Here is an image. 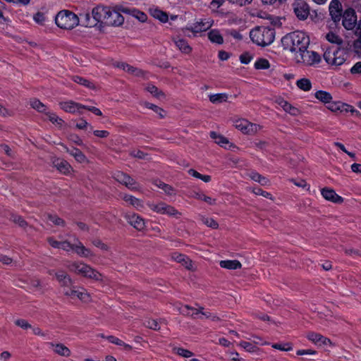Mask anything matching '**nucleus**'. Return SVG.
<instances>
[{
  "label": "nucleus",
  "mask_w": 361,
  "mask_h": 361,
  "mask_svg": "<svg viewBox=\"0 0 361 361\" xmlns=\"http://www.w3.org/2000/svg\"><path fill=\"white\" fill-rule=\"evenodd\" d=\"M310 42L309 36L300 30L288 33L281 39L283 49L295 53V55L306 51L310 45Z\"/></svg>",
  "instance_id": "f257e3e1"
},
{
  "label": "nucleus",
  "mask_w": 361,
  "mask_h": 361,
  "mask_svg": "<svg viewBox=\"0 0 361 361\" xmlns=\"http://www.w3.org/2000/svg\"><path fill=\"white\" fill-rule=\"evenodd\" d=\"M250 37L253 43L264 47L274 42L275 30L270 26L257 27L250 32Z\"/></svg>",
  "instance_id": "f03ea898"
},
{
  "label": "nucleus",
  "mask_w": 361,
  "mask_h": 361,
  "mask_svg": "<svg viewBox=\"0 0 361 361\" xmlns=\"http://www.w3.org/2000/svg\"><path fill=\"white\" fill-rule=\"evenodd\" d=\"M79 18L73 11L62 10L55 17L56 25L63 30H72L79 25Z\"/></svg>",
  "instance_id": "7ed1b4c3"
},
{
  "label": "nucleus",
  "mask_w": 361,
  "mask_h": 361,
  "mask_svg": "<svg viewBox=\"0 0 361 361\" xmlns=\"http://www.w3.org/2000/svg\"><path fill=\"white\" fill-rule=\"evenodd\" d=\"M55 277L61 287L70 288V290L64 292L66 295L71 297L77 296L80 299L82 298V293L75 290L73 281L65 271L62 269L57 270L55 273Z\"/></svg>",
  "instance_id": "20e7f679"
},
{
  "label": "nucleus",
  "mask_w": 361,
  "mask_h": 361,
  "mask_svg": "<svg viewBox=\"0 0 361 361\" xmlns=\"http://www.w3.org/2000/svg\"><path fill=\"white\" fill-rule=\"evenodd\" d=\"M72 269L78 274L84 277L94 279L95 281H102V274L96 269L92 268L90 266L79 262H74L71 265Z\"/></svg>",
  "instance_id": "39448f33"
},
{
  "label": "nucleus",
  "mask_w": 361,
  "mask_h": 361,
  "mask_svg": "<svg viewBox=\"0 0 361 361\" xmlns=\"http://www.w3.org/2000/svg\"><path fill=\"white\" fill-rule=\"evenodd\" d=\"M112 178L119 183L124 185L127 188L133 191L140 190V185L130 176L121 171H116L112 174Z\"/></svg>",
  "instance_id": "423d86ee"
},
{
  "label": "nucleus",
  "mask_w": 361,
  "mask_h": 361,
  "mask_svg": "<svg viewBox=\"0 0 361 361\" xmlns=\"http://www.w3.org/2000/svg\"><path fill=\"white\" fill-rule=\"evenodd\" d=\"M297 63H304L307 66H312L319 63L321 61L320 55L314 51H308L307 49L304 52L295 54V57Z\"/></svg>",
  "instance_id": "0eeeda50"
},
{
  "label": "nucleus",
  "mask_w": 361,
  "mask_h": 361,
  "mask_svg": "<svg viewBox=\"0 0 361 361\" xmlns=\"http://www.w3.org/2000/svg\"><path fill=\"white\" fill-rule=\"evenodd\" d=\"M293 11L297 18L300 20H305L310 15V6L302 0H297L292 4Z\"/></svg>",
  "instance_id": "6e6552de"
},
{
  "label": "nucleus",
  "mask_w": 361,
  "mask_h": 361,
  "mask_svg": "<svg viewBox=\"0 0 361 361\" xmlns=\"http://www.w3.org/2000/svg\"><path fill=\"white\" fill-rule=\"evenodd\" d=\"M343 21L342 24L343 27L348 30H353L357 24V16L355 11L352 8H348L342 13Z\"/></svg>",
  "instance_id": "1a4fd4ad"
},
{
  "label": "nucleus",
  "mask_w": 361,
  "mask_h": 361,
  "mask_svg": "<svg viewBox=\"0 0 361 361\" xmlns=\"http://www.w3.org/2000/svg\"><path fill=\"white\" fill-rule=\"evenodd\" d=\"M124 218L130 226L139 231H144L146 228L145 219L135 213H126Z\"/></svg>",
  "instance_id": "9d476101"
},
{
  "label": "nucleus",
  "mask_w": 361,
  "mask_h": 361,
  "mask_svg": "<svg viewBox=\"0 0 361 361\" xmlns=\"http://www.w3.org/2000/svg\"><path fill=\"white\" fill-rule=\"evenodd\" d=\"M59 106L66 112L71 114L77 113L80 115L83 114V108H85V105L72 100L61 102L59 103Z\"/></svg>",
  "instance_id": "9b49d317"
},
{
  "label": "nucleus",
  "mask_w": 361,
  "mask_h": 361,
  "mask_svg": "<svg viewBox=\"0 0 361 361\" xmlns=\"http://www.w3.org/2000/svg\"><path fill=\"white\" fill-rule=\"evenodd\" d=\"M109 8L110 7L108 6L98 5L92 9V16L95 22H97V24L100 23L105 25L106 19L108 18L107 14L108 12H109Z\"/></svg>",
  "instance_id": "f8f14e48"
},
{
  "label": "nucleus",
  "mask_w": 361,
  "mask_h": 361,
  "mask_svg": "<svg viewBox=\"0 0 361 361\" xmlns=\"http://www.w3.org/2000/svg\"><path fill=\"white\" fill-rule=\"evenodd\" d=\"M329 14L333 21L336 23H338L342 16V6L339 0H331L329 7Z\"/></svg>",
  "instance_id": "ddd939ff"
},
{
  "label": "nucleus",
  "mask_w": 361,
  "mask_h": 361,
  "mask_svg": "<svg viewBox=\"0 0 361 361\" xmlns=\"http://www.w3.org/2000/svg\"><path fill=\"white\" fill-rule=\"evenodd\" d=\"M344 55L345 54L343 50L338 49L334 52L333 56H331L329 54L325 53L324 54V58L329 64L341 66L345 61Z\"/></svg>",
  "instance_id": "4468645a"
},
{
  "label": "nucleus",
  "mask_w": 361,
  "mask_h": 361,
  "mask_svg": "<svg viewBox=\"0 0 361 361\" xmlns=\"http://www.w3.org/2000/svg\"><path fill=\"white\" fill-rule=\"evenodd\" d=\"M105 25L108 26H119L124 22L123 16L118 11L109 8V12L107 14Z\"/></svg>",
  "instance_id": "2eb2a0df"
},
{
  "label": "nucleus",
  "mask_w": 361,
  "mask_h": 361,
  "mask_svg": "<svg viewBox=\"0 0 361 361\" xmlns=\"http://www.w3.org/2000/svg\"><path fill=\"white\" fill-rule=\"evenodd\" d=\"M212 21L201 20L200 22H197L193 24L191 27H186L183 30L185 35L190 37V35L186 34V31H190L194 33H198L209 30L212 26Z\"/></svg>",
  "instance_id": "dca6fc26"
},
{
  "label": "nucleus",
  "mask_w": 361,
  "mask_h": 361,
  "mask_svg": "<svg viewBox=\"0 0 361 361\" xmlns=\"http://www.w3.org/2000/svg\"><path fill=\"white\" fill-rule=\"evenodd\" d=\"M322 197L331 202L341 204L343 202V198L336 194L334 190L329 188H324L321 190Z\"/></svg>",
  "instance_id": "f3484780"
},
{
  "label": "nucleus",
  "mask_w": 361,
  "mask_h": 361,
  "mask_svg": "<svg viewBox=\"0 0 361 361\" xmlns=\"http://www.w3.org/2000/svg\"><path fill=\"white\" fill-rule=\"evenodd\" d=\"M307 338L319 346L331 345V341L329 338L322 336L320 334L313 331L309 332L307 334Z\"/></svg>",
  "instance_id": "a211bd4d"
},
{
  "label": "nucleus",
  "mask_w": 361,
  "mask_h": 361,
  "mask_svg": "<svg viewBox=\"0 0 361 361\" xmlns=\"http://www.w3.org/2000/svg\"><path fill=\"white\" fill-rule=\"evenodd\" d=\"M117 67L123 69L128 73L137 77H143L145 75V72L142 70L135 68L124 62L118 63L117 64Z\"/></svg>",
  "instance_id": "6ab92c4d"
},
{
  "label": "nucleus",
  "mask_w": 361,
  "mask_h": 361,
  "mask_svg": "<svg viewBox=\"0 0 361 361\" xmlns=\"http://www.w3.org/2000/svg\"><path fill=\"white\" fill-rule=\"evenodd\" d=\"M49 345L53 348L55 353L63 357H69L71 355L70 349L63 343H48Z\"/></svg>",
  "instance_id": "aec40b11"
},
{
  "label": "nucleus",
  "mask_w": 361,
  "mask_h": 361,
  "mask_svg": "<svg viewBox=\"0 0 361 361\" xmlns=\"http://www.w3.org/2000/svg\"><path fill=\"white\" fill-rule=\"evenodd\" d=\"M54 166L64 175L69 174L72 169L69 163L64 159H57L54 161Z\"/></svg>",
  "instance_id": "412c9836"
},
{
  "label": "nucleus",
  "mask_w": 361,
  "mask_h": 361,
  "mask_svg": "<svg viewBox=\"0 0 361 361\" xmlns=\"http://www.w3.org/2000/svg\"><path fill=\"white\" fill-rule=\"evenodd\" d=\"M77 243L74 244L73 251L75 252L79 256L83 257H87L92 255V251L86 248L83 244L78 240L76 239Z\"/></svg>",
  "instance_id": "4be33fe9"
},
{
  "label": "nucleus",
  "mask_w": 361,
  "mask_h": 361,
  "mask_svg": "<svg viewBox=\"0 0 361 361\" xmlns=\"http://www.w3.org/2000/svg\"><path fill=\"white\" fill-rule=\"evenodd\" d=\"M172 259L176 262L181 263L188 269H190L192 267V261L185 255L178 252H173L172 254Z\"/></svg>",
  "instance_id": "5701e85b"
},
{
  "label": "nucleus",
  "mask_w": 361,
  "mask_h": 361,
  "mask_svg": "<svg viewBox=\"0 0 361 361\" xmlns=\"http://www.w3.org/2000/svg\"><path fill=\"white\" fill-rule=\"evenodd\" d=\"M176 46L184 54H190L192 51L191 47L188 42L183 38H176L173 39Z\"/></svg>",
  "instance_id": "b1692460"
},
{
  "label": "nucleus",
  "mask_w": 361,
  "mask_h": 361,
  "mask_svg": "<svg viewBox=\"0 0 361 361\" xmlns=\"http://www.w3.org/2000/svg\"><path fill=\"white\" fill-rule=\"evenodd\" d=\"M220 267L224 269L235 270L240 269L241 263L236 259L234 260H221L219 263Z\"/></svg>",
  "instance_id": "393cba45"
},
{
  "label": "nucleus",
  "mask_w": 361,
  "mask_h": 361,
  "mask_svg": "<svg viewBox=\"0 0 361 361\" xmlns=\"http://www.w3.org/2000/svg\"><path fill=\"white\" fill-rule=\"evenodd\" d=\"M279 104L286 112L292 116H298L300 114V110L287 101L281 100Z\"/></svg>",
  "instance_id": "a878e982"
},
{
  "label": "nucleus",
  "mask_w": 361,
  "mask_h": 361,
  "mask_svg": "<svg viewBox=\"0 0 361 361\" xmlns=\"http://www.w3.org/2000/svg\"><path fill=\"white\" fill-rule=\"evenodd\" d=\"M208 38L212 42L218 44H221L224 42L222 35H221L219 30L216 29L211 30L208 32Z\"/></svg>",
  "instance_id": "bb28decb"
},
{
  "label": "nucleus",
  "mask_w": 361,
  "mask_h": 361,
  "mask_svg": "<svg viewBox=\"0 0 361 361\" xmlns=\"http://www.w3.org/2000/svg\"><path fill=\"white\" fill-rule=\"evenodd\" d=\"M191 197L197 200H202L209 205H214L216 204L215 199H213L209 196L205 195L203 192L200 191H193L191 195Z\"/></svg>",
  "instance_id": "cd10ccee"
},
{
  "label": "nucleus",
  "mask_w": 361,
  "mask_h": 361,
  "mask_svg": "<svg viewBox=\"0 0 361 361\" xmlns=\"http://www.w3.org/2000/svg\"><path fill=\"white\" fill-rule=\"evenodd\" d=\"M149 11H150L151 15L154 18L159 20L162 23H166L169 20L167 13L157 8H149Z\"/></svg>",
  "instance_id": "c85d7f7f"
},
{
  "label": "nucleus",
  "mask_w": 361,
  "mask_h": 361,
  "mask_svg": "<svg viewBox=\"0 0 361 361\" xmlns=\"http://www.w3.org/2000/svg\"><path fill=\"white\" fill-rule=\"evenodd\" d=\"M106 339L111 343L115 344L116 345L123 346L124 349L127 351H130L133 349V347L123 342L122 340L114 336H107Z\"/></svg>",
  "instance_id": "c756f323"
},
{
  "label": "nucleus",
  "mask_w": 361,
  "mask_h": 361,
  "mask_svg": "<svg viewBox=\"0 0 361 361\" xmlns=\"http://www.w3.org/2000/svg\"><path fill=\"white\" fill-rule=\"evenodd\" d=\"M235 127L243 133L248 134L250 133V131L252 130L253 124L243 120L238 121L236 123Z\"/></svg>",
  "instance_id": "7c9ffc66"
},
{
  "label": "nucleus",
  "mask_w": 361,
  "mask_h": 361,
  "mask_svg": "<svg viewBox=\"0 0 361 361\" xmlns=\"http://www.w3.org/2000/svg\"><path fill=\"white\" fill-rule=\"evenodd\" d=\"M211 138L214 139L215 142L219 145L221 147H226V145L228 144V140L221 135L218 134L214 131L210 132Z\"/></svg>",
  "instance_id": "2f4dec72"
},
{
  "label": "nucleus",
  "mask_w": 361,
  "mask_h": 361,
  "mask_svg": "<svg viewBox=\"0 0 361 361\" xmlns=\"http://www.w3.org/2000/svg\"><path fill=\"white\" fill-rule=\"evenodd\" d=\"M315 97L324 104H328L332 100L331 94L324 90H318L315 92Z\"/></svg>",
  "instance_id": "473e14b6"
},
{
  "label": "nucleus",
  "mask_w": 361,
  "mask_h": 361,
  "mask_svg": "<svg viewBox=\"0 0 361 361\" xmlns=\"http://www.w3.org/2000/svg\"><path fill=\"white\" fill-rule=\"evenodd\" d=\"M209 101L213 104H220L226 102L228 96L226 93H217L209 96Z\"/></svg>",
  "instance_id": "72a5a7b5"
},
{
  "label": "nucleus",
  "mask_w": 361,
  "mask_h": 361,
  "mask_svg": "<svg viewBox=\"0 0 361 361\" xmlns=\"http://www.w3.org/2000/svg\"><path fill=\"white\" fill-rule=\"evenodd\" d=\"M30 106H32V108H33L39 113H44L46 114V113L48 112L47 111V106L37 99H33L30 100Z\"/></svg>",
  "instance_id": "f704fd0d"
},
{
  "label": "nucleus",
  "mask_w": 361,
  "mask_h": 361,
  "mask_svg": "<svg viewBox=\"0 0 361 361\" xmlns=\"http://www.w3.org/2000/svg\"><path fill=\"white\" fill-rule=\"evenodd\" d=\"M250 177L251 178L252 180L259 183L262 185H266L269 183V180L267 178L262 176L261 174L256 171H251L250 173Z\"/></svg>",
  "instance_id": "c9c22d12"
},
{
  "label": "nucleus",
  "mask_w": 361,
  "mask_h": 361,
  "mask_svg": "<svg viewBox=\"0 0 361 361\" xmlns=\"http://www.w3.org/2000/svg\"><path fill=\"white\" fill-rule=\"evenodd\" d=\"M67 152L71 155L73 156L76 161L78 162L82 163L86 160V157L83 152L76 147H73L71 150L67 149Z\"/></svg>",
  "instance_id": "e433bc0d"
},
{
  "label": "nucleus",
  "mask_w": 361,
  "mask_h": 361,
  "mask_svg": "<svg viewBox=\"0 0 361 361\" xmlns=\"http://www.w3.org/2000/svg\"><path fill=\"white\" fill-rule=\"evenodd\" d=\"M123 200L136 208L142 207V202L133 195H126Z\"/></svg>",
  "instance_id": "4c0bfd02"
},
{
  "label": "nucleus",
  "mask_w": 361,
  "mask_h": 361,
  "mask_svg": "<svg viewBox=\"0 0 361 361\" xmlns=\"http://www.w3.org/2000/svg\"><path fill=\"white\" fill-rule=\"evenodd\" d=\"M296 84L298 88L305 92L310 90L312 88V83L307 78H301L297 81Z\"/></svg>",
  "instance_id": "58836bf2"
},
{
  "label": "nucleus",
  "mask_w": 361,
  "mask_h": 361,
  "mask_svg": "<svg viewBox=\"0 0 361 361\" xmlns=\"http://www.w3.org/2000/svg\"><path fill=\"white\" fill-rule=\"evenodd\" d=\"M146 90H147V92L151 93L154 97L158 99H160L165 96L164 93L161 90H159L158 87H157L155 85L152 84L148 85L147 87H146Z\"/></svg>",
  "instance_id": "ea45409f"
},
{
  "label": "nucleus",
  "mask_w": 361,
  "mask_h": 361,
  "mask_svg": "<svg viewBox=\"0 0 361 361\" xmlns=\"http://www.w3.org/2000/svg\"><path fill=\"white\" fill-rule=\"evenodd\" d=\"M339 108V112L341 113H348L351 112L353 114H355V115L358 116L360 115V113L359 111L354 109V107L350 104H348L346 103L341 102Z\"/></svg>",
  "instance_id": "a19ab883"
},
{
  "label": "nucleus",
  "mask_w": 361,
  "mask_h": 361,
  "mask_svg": "<svg viewBox=\"0 0 361 361\" xmlns=\"http://www.w3.org/2000/svg\"><path fill=\"white\" fill-rule=\"evenodd\" d=\"M254 66L257 70H265L269 68L270 63L267 59L260 58L255 61Z\"/></svg>",
  "instance_id": "79ce46f5"
},
{
  "label": "nucleus",
  "mask_w": 361,
  "mask_h": 361,
  "mask_svg": "<svg viewBox=\"0 0 361 361\" xmlns=\"http://www.w3.org/2000/svg\"><path fill=\"white\" fill-rule=\"evenodd\" d=\"M145 107H147L149 109H152L156 114H157L160 118H164L165 111L162 108H161L154 104L149 103V102H145Z\"/></svg>",
  "instance_id": "37998d69"
},
{
  "label": "nucleus",
  "mask_w": 361,
  "mask_h": 361,
  "mask_svg": "<svg viewBox=\"0 0 361 361\" xmlns=\"http://www.w3.org/2000/svg\"><path fill=\"white\" fill-rule=\"evenodd\" d=\"M73 80L75 82L83 85L84 87H89L90 89H92L94 87L92 82L79 75L73 76Z\"/></svg>",
  "instance_id": "c03bdc74"
},
{
  "label": "nucleus",
  "mask_w": 361,
  "mask_h": 361,
  "mask_svg": "<svg viewBox=\"0 0 361 361\" xmlns=\"http://www.w3.org/2000/svg\"><path fill=\"white\" fill-rule=\"evenodd\" d=\"M83 19L82 20V25L85 27H94L97 25V22H95L94 19L92 18V16L90 13H87L84 14Z\"/></svg>",
  "instance_id": "a18cd8bd"
},
{
  "label": "nucleus",
  "mask_w": 361,
  "mask_h": 361,
  "mask_svg": "<svg viewBox=\"0 0 361 361\" xmlns=\"http://www.w3.org/2000/svg\"><path fill=\"white\" fill-rule=\"evenodd\" d=\"M326 38L331 43L336 44H341L343 43L342 39L338 35L333 32H329V33H327Z\"/></svg>",
  "instance_id": "49530a36"
},
{
  "label": "nucleus",
  "mask_w": 361,
  "mask_h": 361,
  "mask_svg": "<svg viewBox=\"0 0 361 361\" xmlns=\"http://www.w3.org/2000/svg\"><path fill=\"white\" fill-rule=\"evenodd\" d=\"M173 351L177 355L186 358L190 357L193 355L192 352L183 348H173Z\"/></svg>",
  "instance_id": "de8ad7c7"
},
{
  "label": "nucleus",
  "mask_w": 361,
  "mask_h": 361,
  "mask_svg": "<svg viewBox=\"0 0 361 361\" xmlns=\"http://www.w3.org/2000/svg\"><path fill=\"white\" fill-rule=\"evenodd\" d=\"M11 220L22 228H25L27 225L26 221L21 216L17 214H12Z\"/></svg>",
  "instance_id": "09e8293b"
},
{
  "label": "nucleus",
  "mask_w": 361,
  "mask_h": 361,
  "mask_svg": "<svg viewBox=\"0 0 361 361\" xmlns=\"http://www.w3.org/2000/svg\"><path fill=\"white\" fill-rule=\"evenodd\" d=\"M264 18L269 20L270 21L271 25L274 27H281L282 25V23L281 21V18L279 17L273 16L269 14H266Z\"/></svg>",
  "instance_id": "8fccbe9b"
},
{
  "label": "nucleus",
  "mask_w": 361,
  "mask_h": 361,
  "mask_svg": "<svg viewBox=\"0 0 361 361\" xmlns=\"http://www.w3.org/2000/svg\"><path fill=\"white\" fill-rule=\"evenodd\" d=\"M166 206H167V204H166L165 202H159L158 204H153L151 207V209H152V211H154V212H155L157 213L164 214Z\"/></svg>",
  "instance_id": "3c124183"
},
{
  "label": "nucleus",
  "mask_w": 361,
  "mask_h": 361,
  "mask_svg": "<svg viewBox=\"0 0 361 361\" xmlns=\"http://www.w3.org/2000/svg\"><path fill=\"white\" fill-rule=\"evenodd\" d=\"M169 216H175L176 218H179L181 216V213L179 212L175 207L167 204L165 214Z\"/></svg>",
  "instance_id": "603ef678"
},
{
  "label": "nucleus",
  "mask_w": 361,
  "mask_h": 361,
  "mask_svg": "<svg viewBox=\"0 0 361 361\" xmlns=\"http://www.w3.org/2000/svg\"><path fill=\"white\" fill-rule=\"evenodd\" d=\"M252 192L257 195H261L269 200L274 199L272 195L270 192L263 190L262 188L259 187L254 188Z\"/></svg>",
  "instance_id": "864d4df0"
},
{
  "label": "nucleus",
  "mask_w": 361,
  "mask_h": 361,
  "mask_svg": "<svg viewBox=\"0 0 361 361\" xmlns=\"http://www.w3.org/2000/svg\"><path fill=\"white\" fill-rule=\"evenodd\" d=\"M272 347L275 349L283 350V351H290L293 349L292 345L290 343H275L272 345Z\"/></svg>",
  "instance_id": "5fc2aeb1"
},
{
  "label": "nucleus",
  "mask_w": 361,
  "mask_h": 361,
  "mask_svg": "<svg viewBox=\"0 0 361 361\" xmlns=\"http://www.w3.org/2000/svg\"><path fill=\"white\" fill-rule=\"evenodd\" d=\"M184 308H185L187 310H192V313L191 314V317L193 319H202L201 310H204V308L202 307H200L199 309H195V308L190 307L189 305H185Z\"/></svg>",
  "instance_id": "6e6d98bb"
},
{
  "label": "nucleus",
  "mask_w": 361,
  "mask_h": 361,
  "mask_svg": "<svg viewBox=\"0 0 361 361\" xmlns=\"http://www.w3.org/2000/svg\"><path fill=\"white\" fill-rule=\"evenodd\" d=\"M145 325L146 327L158 331L160 329L159 324L155 319H148L145 322Z\"/></svg>",
  "instance_id": "4d7b16f0"
},
{
  "label": "nucleus",
  "mask_w": 361,
  "mask_h": 361,
  "mask_svg": "<svg viewBox=\"0 0 361 361\" xmlns=\"http://www.w3.org/2000/svg\"><path fill=\"white\" fill-rule=\"evenodd\" d=\"M240 346L243 348L246 351L250 353L255 352L257 349V347L253 345L252 343L247 341H241L240 343Z\"/></svg>",
  "instance_id": "13d9d810"
},
{
  "label": "nucleus",
  "mask_w": 361,
  "mask_h": 361,
  "mask_svg": "<svg viewBox=\"0 0 361 361\" xmlns=\"http://www.w3.org/2000/svg\"><path fill=\"white\" fill-rule=\"evenodd\" d=\"M133 16H135L140 22H145L147 19V15L142 11H140L137 9H133Z\"/></svg>",
  "instance_id": "bf43d9fd"
},
{
  "label": "nucleus",
  "mask_w": 361,
  "mask_h": 361,
  "mask_svg": "<svg viewBox=\"0 0 361 361\" xmlns=\"http://www.w3.org/2000/svg\"><path fill=\"white\" fill-rule=\"evenodd\" d=\"M49 220L56 226H65V221L56 215H49Z\"/></svg>",
  "instance_id": "052dcab7"
},
{
  "label": "nucleus",
  "mask_w": 361,
  "mask_h": 361,
  "mask_svg": "<svg viewBox=\"0 0 361 361\" xmlns=\"http://www.w3.org/2000/svg\"><path fill=\"white\" fill-rule=\"evenodd\" d=\"M157 186L162 189L168 195H171L173 192V188L171 185L164 182L159 181V183L157 184Z\"/></svg>",
  "instance_id": "680f3d73"
},
{
  "label": "nucleus",
  "mask_w": 361,
  "mask_h": 361,
  "mask_svg": "<svg viewBox=\"0 0 361 361\" xmlns=\"http://www.w3.org/2000/svg\"><path fill=\"white\" fill-rule=\"evenodd\" d=\"M15 324L16 326L22 328L23 329L32 328V326L27 322V321L23 319H18L16 320Z\"/></svg>",
  "instance_id": "e2e57ef3"
},
{
  "label": "nucleus",
  "mask_w": 361,
  "mask_h": 361,
  "mask_svg": "<svg viewBox=\"0 0 361 361\" xmlns=\"http://www.w3.org/2000/svg\"><path fill=\"white\" fill-rule=\"evenodd\" d=\"M203 223L212 228H217L219 226L218 223L212 218H204Z\"/></svg>",
  "instance_id": "0e129e2a"
},
{
  "label": "nucleus",
  "mask_w": 361,
  "mask_h": 361,
  "mask_svg": "<svg viewBox=\"0 0 361 361\" xmlns=\"http://www.w3.org/2000/svg\"><path fill=\"white\" fill-rule=\"evenodd\" d=\"M341 104V102H333L331 100L329 103L327 104V108L330 111L333 112H338L339 111L340 105Z\"/></svg>",
  "instance_id": "69168bd1"
},
{
  "label": "nucleus",
  "mask_w": 361,
  "mask_h": 361,
  "mask_svg": "<svg viewBox=\"0 0 361 361\" xmlns=\"http://www.w3.org/2000/svg\"><path fill=\"white\" fill-rule=\"evenodd\" d=\"M252 59V56L249 52H244L240 56V63L248 64Z\"/></svg>",
  "instance_id": "338daca9"
},
{
  "label": "nucleus",
  "mask_w": 361,
  "mask_h": 361,
  "mask_svg": "<svg viewBox=\"0 0 361 361\" xmlns=\"http://www.w3.org/2000/svg\"><path fill=\"white\" fill-rule=\"evenodd\" d=\"M317 353V352L316 350L312 349H300L296 351V355L300 356L306 355H316Z\"/></svg>",
  "instance_id": "774afa93"
}]
</instances>
